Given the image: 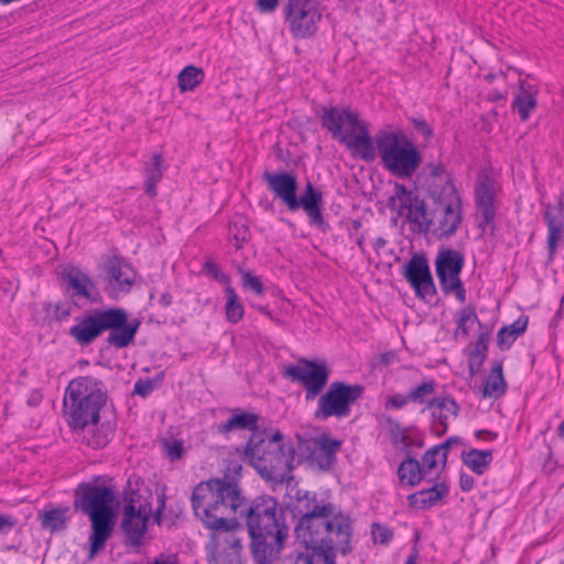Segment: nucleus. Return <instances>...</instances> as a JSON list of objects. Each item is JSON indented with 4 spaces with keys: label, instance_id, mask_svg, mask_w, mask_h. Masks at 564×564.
Returning a JSON list of instances; mask_svg holds the SVG:
<instances>
[{
    "label": "nucleus",
    "instance_id": "nucleus-22",
    "mask_svg": "<svg viewBox=\"0 0 564 564\" xmlns=\"http://www.w3.org/2000/svg\"><path fill=\"white\" fill-rule=\"evenodd\" d=\"M252 528L257 532V535H250L253 556L258 564H269L278 557L285 535L262 534L257 525Z\"/></svg>",
    "mask_w": 564,
    "mask_h": 564
},
{
    "label": "nucleus",
    "instance_id": "nucleus-10",
    "mask_svg": "<svg viewBox=\"0 0 564 564\" xmlns=\"http://www.w3.org/2000/svg\"><path fill=\"white\" fill-rule=\"evenodd\" d=\"M283 12L290 32L296 39L313 36L323 15L317 0H288Z\"/></svg>",
    "mask_w": 564,
    "mask_h": 564
},
{
    "label": "nucleus",
    "instance_id": "nucleus-44",
    "mask_svg": "<svg viewBox=\"0 0 564 564\" xmlns=\"http://www.w3.org/2000/svg\"><path fill=\"white\" fill-rule=\"evenodd\" d=\"M409 402H411L409 393L408 394H393L387 399L386 408L401 409V408L405 406Z\"/></svg>",
    "mask_w": 564,
    "mask_h": 564
},
{
    "label": "nucleus",
    "instance_id": "nucleus-6",
    "mask_svg": "<svg viewBox=\"0 0 564 564\" xmlns=\"http://www.w3.org/2000/svg\"><path fill=\"white\" fill-rule=\"evenodd\" d=\"M246 458L262 477L284 481L294 467L295 452L283 442L280 432H254L248 442Z\"/></svg>",
    "mask_w": 564,
    "mask_h": 564
},
{
    "label": "nucleus",
    "instance_id": "nucleus-13",
    "mask_svg": "<svg viewBox=\"0 0 564 564\" xmlns=\"http://www.w3.org/2000/svg\"><path fill=\"white\" fill-rule=\"evenodd\" d=\"M464 263L460 251L447 248L438 250L435 259V272L443 292L454 294L460 303L466 302V290L460 280Z\"/></svg>",
    "mask_w": 564,
    "mask_h": 564
},
{
    "label": "nucleus",
    "instance_id": "nucleus-32",
    "mask_svg": "<svg viewBox=\"0 0 564 564\" xmlns=\"http://www.w3.org/2000/svg\"><path fill=\"white\" fill-rule=\"evenodd\" d=\"M506 392V381L502 375V366L497 364L488 375L482 388L484 398H499Z\"/></svg>",
    "mask_w": 564,
    "mask_h": 564
},
{
    "label": "nucleus",
    "instance_id": "nucleus-2",
    "mask_svg": "<svg viewBox=\"0 0 564 564\" xmlns=\"http://www.w3.org/2000/svg\"><path fill=\"white\" fill-rule=\"evenodd\" d=\"M440 182L431 185L430 193L434 202L431 213L426 212L424 202L414 192L401 184L394 185L389 205L415 231L443 239L458 230L463 220V206L460 195L452 181L445 177Z\"/></svg>",
    "mask_w": 564,
    "mask_h": 564
},
{
    "label": "nucleus",
    "instance_id": "nucleus-30",
    "mask_svg": "<svg viewBox=\"0 0 564 564\" xmlns=\"http://www.w3.org/2000/svg\"><path fill=\"white\" fill-rule=\"evenodd\" d=\"M258 420L259 416L257 414L246 412L237 413L225 423H220L218 425V431L225 434L237 430L254 431L257 429Z\"/></svg>",
    "mask_w": 564,
    "mask_h": 564
},
{
    "label": "nucleus",
    "instance_id": "nucleus-8",
    "mask_svg": "<svg viewBox=\"0 0 564 564\" xmlns=\"http://www.w3.org/2000/svg\"><path fill=\"white\" fill-rule=\"evenodd\" d=\"M322 124L334 139L351 150L354 155L369 162L376 159V149L368 127L356 112L336 107L324 109Z\"/></svg>",
    "mask_w": 564,
    "mask_h": 564
},
{
    "label": "nucleus",
    "instance_id": "nucleus-37",
    "mask_svg": "<svg viewBox=\"0 0 564 564\" xmlns=\"http://www.w3.org/2000/svg\"><path fill=\"white\" fill-rule=\"evenodd\" d=\"M162 155L156 153L152 156L150 165L145 169V192L152 197L155 196L156 184L162 178Z\"/></svg>",
    "mask_w": 564,
    "mask_h": 564
},
{
    "label": "nucleus",
    "instance_id": "nucleus-56",
    "mask_svg": "<svg viewBox=\"0 0 564 564\" xmlns=\"http://www.w3.org/2000/svg\"><path fill=\"white\" fill-rule=\"evenodd\" d=\"M258 310H259L261 313H263L264 315H267V316L271 317V313H270V311H269L267 307H264V306H259V307H258Z\"/></svg>",
    "mask_w": 564,
    "mask_h": 564
},
{
    "label": "nucleus",
    "instance_id": "nucleus-14",
    "mask_svg": "<svg viewBox=\"0 0 564 564\" xmlns=\"http://www.w3.org/2000/svg\"><path fill=\"white\" fill-rule=\"evenodd\" d=\"M285 376L292 381L299 382L305 389V399H315L325 388L329 370L325 364H318L306 359L290 365L285 369Z\"/></svg>",
    "mask_w": 564,
    "mask_h": 564
},
{
    "label": "nucleus",
    "instance_id": "nucleus-52",
    "mask_svg": "<svg viewBox=\"0 0 564 564\" xmlns=\"http://www.w3.org/2000/svg\"><path fill=\"white\" fill-rule=\"evenodd\" d=\"M482 435H486L487 440L489 441H492L496 438V434L491 433V432H488V431H478L477 432V437L480 438Z\"/></svg>",
    "mask_w": 564,
    "mask_h": 564
},
{
    "label": "nucleus",
    "instance_id": "nucleus-24",
    "mask_svg": "<svg viewBox=\"0 0 564 564\" xmlns=\"http://www.w3.org/2000/svg\"><path fill=\"white\" fill-rule=\"evenodd\" d=\"M536 95L538 88L534 85L524 80L520 82L512 101V109L518 112L522 121L528 120L536 107Z\"/></svg>",
    "mask_w": 564,
    "mask_h": 564
},
{
    "label": "nucleus",
    "instance_id": "nucleus-39",
    "mask_svg": "<svg viewBox=\"0 0 564 564\" xmlns=\"http://www.w3.org/2000/svg\"><path fill=\"white\" fill-rule=\"evenodd\" d=\"M66 510L62 509H53L45 511L41 516L42 527L45 529H50L51 531H58L65 528V517Z\"/></svg>",
    "mask_w": 564,
    "mask_h": 564
},
{
    "label": "nucleus",
    "instance_id": "nucleus-38",
    "mask_svg": "<svg viewBox=\"0 0 564 564\" xmlns=\"http://www.w3.org/2000/svg\"><path fill=\"white\" fill-rule=\"evenodd\" d=\"M457 328L455 330V336L458 337H467L469 330L474 327L476 323L479 322L476 311L471 306H466L457 312Z\"/></svg>",
    "mask_w": 564,
    "mask_h": 564
},
{
    "label": "nucleus",
    "instance_id": "nucleus-23",
    "mask_svg": "<svg viewBox=\"0 0 564 564\" xmlns=\"http://www.w3.org/2000/svg\"><path fill=\"white\" fill-rule=\"evenodd\" d=\"M430 409L433 416L432 430L437 436H442L447 431L449 419L457 416L459 406L451 398H434Z\"/></svg>",
    "mask_w": 564,
    "mask_h": 564
},
{
    "label": "nucleus",
    "instance_id": "nucleus-42",
    "mask_svg": "<svg viewBox=\"0 0 564 564\" xmlns=\"http://www.w3.org/2000/svg\"><path fill=\"white\" fill-rule=\"evenodd\" d=\"M163 452L171 460L180 459L184 454V444L180 440H164Z\"/></svg>",
    "mask_w": 564,
    "mask_h": 564
},
{
    "label": "nucleus",
    "instance_id": "nucleus-29",
    "mask_svg": "<svg viewBox=\"0 0 564 564\" xmlns=\"http://www.w3.org/2000/svg\"><path fill=\"white\" fill-rule=\"evenodd\" d=\"M492 458L490 449H469L463 454L464 464L478 475H482L488 469Z\"/></svg>",
    "mask_w": 564,
    "mask_h": 564
},
{
    "label": "nucleus",
    "instance_id": "nucleus-19",
    "mask_svg": "<svg viewBox=\"0 0 564 564\" xmlns=\"http://www.w3.org/2000/svg\"><path fill=\"white\" fill-rule=\"evenodd\" d=\"M497 193L498 184L496 181L487 174H480L475 187V200L477 212L482 217V221L480 224L482 229L495 220Z\"/></svg>",
    "mask_w": 564,
    "mask_h": 564
},
{
    "label": "nucleus",
    "instance_id": "nucleus-7",
    "mask_svg": "<svg viewBox=\"0 0 564 564\" xmlns=\"http://www.w3.org/2000/svg\"><path fill=\"white\" fill-rule=\"evenodd\" d=\"M75 505L91 521L89 557L101 551L113 529L112 491L104 486L80 484L76 489Z\"/></svg>",
    "mask_w": 564,
    "mask_h": 564
},
{
    "label": "nucleus",
    "instance_id": "nucleus-54",
    "mask_svg": "<svg viewBox=\"0 0 564 564\" xmlns=\"http://www.w3.org/2000/svg\"><path fill=\"white\" fill-rule=\"evenodd\" d=\"M557 436L564 441V421L557 426Z\"/></svg>",
    "mask_w": 564,
    "mask_h": 564
},
{
    "label": "nucleus",
    "instance_id": "nucleus-41",
    "mask_svg": "<svg viewBox=\"0 0 564 564\" xmlns=\"http://www.w3.org/2000/svg\"><path fill=\"white\" fill-rule=\"evenodd\" d=\"M241 284L245 289L251 290L257 295H263L264 288L259 276L250 271H241Z\"/></svg>",
    "mask_w": 564,
    "mask_h": 564
},
{
    "label": "nucleus",
    "instance_id": "nucleus-28",
    "mask_svg": "<svg viewBox=\"0 0 564 564\" xmlns=\"http://www.w3.org/2000/svg\"><path fill=\"white\" fill-rule=\"evenodd\" d=\"M547 229V245L550 252L553 253L558 241L564 237V205L561 202L557 208H547L544 215Z\"/></svg>",
    "mask_w": 564,
    "mask_h": 564
},
{
    "label": "nucleus",
    "instance_id": "nucleus-36",
    "mask_svg": "<svg viewBox=\"0 0 564 564\" xmlns=\"http://www.w3.org/2000/svg\"><path fill=\"white\" fill-rule=\"evenodd\" d=\"M423 469L417 460L409 458L402 462L398 469V476L402 484L415 486L422 478Z\"/></svg>",
    "mask_w": 564,
    "mask_h": 564
},
{
    "label": "nucleus",
    "instance_id": "nucleus-1",
    "mask_svg": "<svg viewBox=\"0 0 564 564\" xmlns=\"http://www.w3.org/2000/svg\"><path fill=\"white\" fill-rule=\"evenodd\" d=\"M297 509L302 517L295 533L306 551L296 557L294 564H336L338 553L351 551V520L336 506L304 492L299 497Z\"/></svg>",
    "mask_w": 564,
    "mask_h": 564
},
{
    "label": "nucleus",
    "instance_id": "nucleus-20",
    "mask_svg": "<svg viewBox=\"0 0 564 564\" xmlns=\"http://www.w3.org/2000/svg\"><path fill=\"white\" fill-rule=\"evenodd\" d=\"M264 180L268 187L279 197L290 210L299 209L296 197L297 181L289 173H267Z\"/></svg>",
    "mask_w": 564,
    "mask_h": 564
},
{
    "label": "nucleus",
    "instance_id": "nucleus-4",
    "mask_svg": "<svg viewBox=\"0 0 564 564\" xmlns=\"http://www.w3.org/2000/svg\"><path fill=\"white\" fill-rule=\"evenodd\" d=\"M106 393L100 381L93 377L72 380L64 397V415L74 430L91 427L87 444L94 448L106 446L112 435L110 425H98L99 412L106 404Z\"/></svg>",
    "mask_w": 564,
    "mask_h": 564
},
{
    "label": "nucleus",
    "instance_id": "nucleus-12",
    "mask_svg": "<svg viewBox=\"0 0 564 564\" xmlns=\"http://www.w3.org/2000/svg\"><path fill=\"white\" fill-rule=\"evenodd\" d=\"M362 387L348 386L343 382H333L329 389L317 402L315 417L327 420L328 417H346L350 414L351 404L358 400L362 393Z\"/></svg>",
    "mask_w": 564,
    "mask_h": 564
},
{
    "label": "nucleus",
    "instance_id": "nucleus-17",
    "mask_svg": "<svg viewBox=\"0 0 564 564\" xmlns=\"http://www.w3.org/2000/svg\"><path fill=\"white\" fill-rule=\"evenodd\" d=\"M405 278L414 289L416 295L424 301H431L436 295L427 260L422 256H414L405 267Z\"/></svg>",
    "mask_w": 564,
    "mask_h": 564
},
{
    "label": "nucleus",
    "instance_id": "nucleus-48",
    "mask_svg": "<svg viewBox=\"0 0 564 564\" xmlns=\"http://www.w3.org/2000/svg\"><path fill=\"white\" fill-rule=\"evenodd\" d=\"M14 525L15 522L11 516L0 514V532L11 530Z\"/></svg>",
    "mask_w": 564,
    "mask_h": 564
},
{
    "label": "nucleus",
    "instance_id": "nucleus-33",
    "mask_svg": "<svg viewBox=\"0 0 564 564\" xmlns=\"http://www.w3.org/2000/svg\"><path fill=\"white\" fill-rule=\"evenodd\" d=\"M449 441L443 445H437L429 449L422 457V469L424 474L437 470L443 467L447 458V448Z\"/></svg>",
    "mask_w": 564,
    "mask_h": 564
},
{
    "label": "nucleus",
    "instance_id": "nucleus-47",
    "mask_svg": "<svg viewBox=\"0 0 564 564\" xmlns=\"http://www.w3.org/2000/svg\"><path fill=\"white\" fill-rule=\"evenodd\" d=\"M474 484H475V480L470 475L465 474V473L460 474L459 487L463 491H465V492L470 491L474 487Z\"/></svg>",
    "mask_w": 564,
    "mask_h": 564
},
{
    "label": "nucleus",
    "instance_id": "nucleus-51",
    "mask_svg": "<svg viewBox=\"0 0 564 564\" xmlns=\"http://www.w3.org/2000/svg\"><path fill=\"white\" fill-rule=\"evenodd\" d=\"M215 279L226 284V286L230 285L229 276L223 272L215 270Z\"/></svg>",
    "mask_w": 564,
    "mask_h": 564
},
{
    "label": "nucleus",
    "instance_id": "nucleus-31",
    "mask_svg": "<svg viewBox=\"0 0 564 564\" xmlns=\"http://www.w3.org/2000/svg\"><path fill=\"white\" fill-rule=\"evenodd\" d=\"M528 326V318L519 317L512 324L502 327L497 335V341L501 349H508L516 339L522 335Z\"/></svg>",
    "mask_w": 564,
    "mask_h": 564
},
{
    "label": "nucleus",
    "instance_id": "nucleus-40",
    "mask_svg": "<svg viewBox=\"0 0 564 564\" xmlns=\"http://www.w3.org/2000/svg\"><path fill=\"white\" fill-rule=\"evenodd\" d=\"M435 393V383L433 381L423 382L409 392L411 402L415 403H431L432 397Z\"/></svg>",
    "mask_w": 564,
    "mask_h": 564
},
{
    "label": "nucleus",
    "instance_id": "nucleus-11",
    "mask_svg": "<svg viewBox=\"0 0 564 564\" xmlns=\"http://www.w3.org/2000/svg\"><path fill=\"white\" fill-rule=\"evenodd\" d=\"M152 514L150 497L131 494L126 498L121 528L131 545L139 546L142 544Z\"/></svg>",
    "mask_w": 564,
    "mask_h": 564
},
{
    "label": "nucleus",
    "instance_id": "nucleus-57",
    "mask_svg": "<svg viewBox=\"0 0 564 564\" xmlns=\"http://www.w3.org/2000/svg\"><path fill=\"white\" fill-rule=\"evenodd\" d=\"M155 521H156L158 523H161V512H160V511L158 512V514H156V517H155Z\"/></svg>",
    "mask_w": 564,
    "mask_h": 564
},
{
    "label": "nucleus",
    "instance_id": "nucleus-45",
    "mask_svg": "<svg viewBox=\"0 0 564 564\" xmlns=\"http://www.w3.org/2000/svg\"><path fill=\"white\" fill-rule=\"evenodd\" d=\"M154 389L151 380H138L134 384V393L141 397H148Z\"/></svg>",
    "mask_w": 564,
    "mask_h": 564
},
{
    "label": "nucleus",
    "instance_id": "nucleus-27",
    "mask_svg": "<svg viewBox=\"0 0 564 564\" xmlns=\"http://www.w3.org/2000/svg\"><path fill=\"white\" fill-rule=\"evenodd\" d=\"M448 495V487L445 482L435 484L429 489H423L408 497L409 506L414 509H427L438 503Z\"/></svg>",
    "mask_w": 564,
    "mask_h": 564
},
{
    "label": "nucleus",
    "instance_id": "nucleus-34",
    "mask_svg": "<svg viewBox=\"0 0 564 564\" xmlns=\"http://www.w3.org/2000/svg\"><path fill=\"white\" fill-rule=\"evenodd\" d=\"M205 78L204 70L194 65H188L177 76L181 93L193 91Z\"/></svg>",
    "mask_w": 564,
    "mask_h": 564
},
{
    "label": "nucleus",
    "instance_id": "nucleus-58",
    "mask_svg": "<svg viewBox=\"0 0 564 564\" xmlns=\"http://www.w3.org/2000/svg\"><path fill=\"white\" fill-rule=\"evenodd\" d=\"M563 564H564V562H563Z\"/></svg>",
    "mask_w": 564,
    "mask_h": 564
},
{
    "label": "nucleus",
    "instance_id": "nucleus-9",
    "mask_svg": "<svg viewBox=\"0 0 564 564\" xmlns=\"http://www.w3.org/2000/svg\"><path fill=\"white\" fill-rule=\"evenodd\" d=\"M376 155L383 167L398 177H410L419 169L422 156L415 143L401 130L381 131L376 135Z\"/></svg>",
    "mask_w": 564,
    "mask_h": 564
},
{
    "label": "nucleus",
    "instance_id": "nucleus-5",
    "mask_svg": "<svg viewBox=\"0 0 564 564\" xmlns=\"http://www.w3.org/2000/svg\"><path fill=\"white\" fill-rule=\"evenodd\" d=\"M138 327V322L128 323V314L123 308L93 310L74 318L68 335L78 345L88 346L109 330L107 341L116 348H123L133 341Z\"/></svg>",
    "mask_w": 564,
    "mask_h": 564
},
{
    "label": "nucleus",
    "instance_id": "nucleus-18",
    "mask_svg": "<svg viewBox=\"0 0 564 564\" xmlns=\"http://www.w3.org/2000/svg\"><path fill=\"white\" fill-rule=\"evenodd\" d=\"M61 276L66 284V292L76 303L98 301L99 292L96 284L78 268L66 267L62 270Z\"/></svg>",
    "mask_w": 564,
    "mask_h": 564
},
{
    "label": "nucleus",
    "instance_id": "nucleus-21",
    "mask_svg": "<svg viewBox=\"0 0 564 564\" xmlns=\"http://www.w3.org/2000/svg\"><path fill=\"white\" fill-rule=\"evenodd\" d=\"M341 443L330 438L328 435H319L306 443V449L310 452V459L322 469H328L335 460Z\"/></svg>",
    "mask_w": 564,
    "mask_h": 564
},
{
    "label": "nucleus",
    "instance_id": "nucleus-49",
    "mask_svg": "<svg viewBox=\"0 0 564 564\" xmlns=\"http://www.w3.org/2000/svg\"><path fill=\"white\" fill-rule=\"evenodd\" d=\"M152 564H180L177 561L176 555L173 554H161L160 556L155 557Z\"/></svg>",
    "mask_w": 564,
    "mask_h": 564
},
{
    "label": "nucleus",
    "instance_id": "nucleus-15",
    "mask_svg": "<svg viewBox=\"0 0 564 564\" xmlns=\"http://www.w3.org/2000/svg\"><path fill=\"white\" fill-rule=\"evenodd\" d=\"M248 529L250 535H257L253 524L258 527L259 533L286 535L285 529L276 519V501L272 498H261L248 509Z\"/></svg>",
    "mask_w": 564,
    "mask_h": 564
},
{
    "label": "nucleus",
    "instance_id": "nucleus-46",
    "mask_svg": "<svg viewBox=\"0 0 564 564\" xmlns=\"http://www.w3.org/2000/svg\"><path fill=\"white\" fill-rule=\"evenodd\" d=\"M278 6L279 0H256V7L261 13H272Z\"/></svg>",
    "mask_w": 564,
    "mask_h": 564
},
{
    "label": "nucleus",
    "instance_id": "nucleus-35",
    "mask_svg": "<svg viewBox=\"0 0 564 564\" xmlns=\"http://www.w3.org/2000/svg\"><path fill=\"white\" fill-rule=\"evenodd\" d=\"M224 292L226 296V319L231 324H237L245 315L243 305L231 285L226 286Z\"/></svg>",
    "mask_w": 564,
    "mask_h": 564
},
{
    "label": "nucleus",
    "instance_id": "nucleus-26",
    "mask_svg": "<svg viewBox=\"0 0 564 564\" xmlns=\"http://www.w3.org/2000/svg\"><path fill=\"white\" fill-rule=\"evenodd\" d=\"M389 437L393 446L400 449L423 446V438L417 430L402 427L397 422L389 423Z\"/></svg>",
    "mask_w": 564,
    "mask_h": 564
},
{
    "label": "nucleus",
    "instance_id": "nucleus-43",
    "mask_svg": "<svg viewBox=\"0 0 564 564\" xmlns=\"http://www.w3.org/2000/svg\"><path fill=\"white\" fill-rule=\"evenodd\" d=\"M372 538L377 543L386 544L392 538V531L380 524L372 525Z\"/></svg>",
    "mask_w": 564,
    "mask_h": 564
},
{
    "label": "nucleus",
    "instance_id": "nucleus-55",
    "mask_svg": "<svg viewBox=\"0 0 564 564\" xmlns=\"http://www.w3.org/2000/svg\"><path fill=\"white\" fill-rule=\"evenodd\" d=\"M405 564H417V556L416 554H412L408 557Z\"/></svg>",
    "mask_w": 564,
    "mask_h": 564
},
{
    "label": "nucleus",
    "instance_id": "nucleus-25",
    "mask_svg": "<svg viewBox=\"0 0 564 564\" xmlns=\"http://www.w3.org/2000/svg\"><path fill=\"white\" fill-rule=\"evenodd\" d=\"M299 208L302 207L311 224L321 226L324 224L322 207H323V195L319 191L315 189L314 186L308 183L306 185L304 194L297 199Z\"/></svg>",
    "mask_w": 564,
    "mask_h": 564
},
{
    "label": "nucleus",
    "instance_id": "nucleus-53",
    "mask_svg": "<svg viewBox=\"0 0 564 564\" xmlns=\"http://www.w3.org/2000/svg\"><path fill=\"white\" fill-rule=\"evenodd\" d=\"M507 96V91H503V93H497V94H492L489 96V98L491 100H500V99H505Z\"/></svg>",
    "mask_w": 564,
    "mask_h": 564
},
{
    "label": "nucleus",
    "instance_id": "nucleus-50",
    "mask_svg": "<svg viewBox=\"0 0 564 564\" xmlns=\"http://www.w3.org/2000/svg\"><path fill=\"white\" fill-rule=\"evenodd\" d=\"M416 128L424 133L425 135H430L432 133V129L430 126L424 121H415Z\"/></svg>",
    "mask_w": 564,
    "mask_h": 564
},
{
    "label": "nucleus",
    "instance_id": "nucleus-16",
    "mask_svg": "<svg viewBox=\"0 0 564 564\" xmlns=\"http://www.w3.org/2000/svg\"><path fill=\"white\" fill-rule=\"evenodd\" d=\"M105 272L106 291L113 299L128 294L137 279L133 268L116 257L107 261Z\"/></svg>",
    "mask_w": 564,
    "mask_h": 564
},
{
    "label": "nucleus",
    "instance_id": "nucleus-3",
    "mask_svg": "<svg viewBox=\"0 0 564 564\" xmlns=\"http://www.w3.org/2000/svg\"><path fill=\"white\" fill-rule=\"evenodd\" d=\"M242 497L236 486L212 479L198 484L192 494L195 516L210 531L216 549H230L237 553L241 549L236 535L237 521L232 518L241 508Z\"/></svg>",
    "mask_w": 564,
    "mask_h": 564
}]
</instances>
